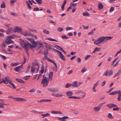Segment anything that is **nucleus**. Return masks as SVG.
<instances>
[{
  "instance_id": "obj_42",
  "label": "nucleus",
  "mask_w": 121,
  "mask_h": 121,
  "mask_svg": "<svg viewBox=\"0 0 121 121\" xmlns=\"http://www.w3.org/2000/svg\"><path fill=\"white\" fill-rule=\"evenodd\" d=\"M44 70V67L43 66H42L41 67V70L40 71V73H41V74H42L43 73Z\"/></svg>"
},
{
  "instance_id": "obj_39",
  "label": "nucleus",
  "mask_w": 121,
  "mask_h": 121,
  "mask_svg": "<svg viewBox=\"0 0 121 121\" xmlns=\"http://www.w3.org/2000/svg\"><path fill=\"white\" fill-rule=\"evenodd\" d=\"M48 40H50L52 41H55L56 42H57L58 41L55 39H54L51 38H49L48 39Z\"/></svg>"
},
{
  "instance_id": "obj_9",
  "label": "nucleus",
  "mask_w": 121,
  "mask_h": 121,
  "mask_svg": "<svg viewBox=\"0 0 121 121\" xmlns=\"http://www.w3.org/2000/svg\"><path fill=\"white\" fill-rule=\"evenodd\" d=\"M22 35L25 36H34L33 35H31V34L30 32H28L26 31L23 32H22Z\"/></svg>"
},
{
  "instance_id": "obj_23",
  "label": "nucleus",
  "mask_w": 121,
  "mask_h": 121,
  "mask_svg": "<svg viewBox=\"0 0 121 121\" xmlns=\"http://www.w3.org/2000/svg\"><path fill=\"white\" fill-rule=\"evenodd\" d=\"M20 63L18 62H15L14 63H12L11 64V65L12 67L16 66L19 65Z\"/></svg>"
},
{
  "instance_id": "obj_40",
  "label": "nucleus",
  "mask_w": 121,
  "mask_h": 121,
  "mask_svg": "<svg viewBox=\"0 0 121 121\" xmlns=\"http://www.w3.org/2000/svg\"><path fill=\"white\" fill-rule=\"evenodd\" d=\"M64 30L62 28L60 27H58L57 29V30L59 32H61L63 31Z\"/></svg>"
},
{
  "instance_id": "obj_51",
  "label": "nucleus",
  "mask_w": 121,
  "mask_h": 121,
  "mask_svg": "<svg viewBox=\"0 0 121 121\" xmlns=\"http://www.w3.org/2000/svg\"><path fill=\"white\" fill-rule=\"evenodd\" d=\"M62 38L63 39H68L69 38V37H68L66 36L65 35H62Z\"/></svg>"
},
{
  "instance_id": "obj_43",
  "label": "nucleus",
  "mask_w": 121,
  "mask_h": 121,
  "mask_svg": "<svg viewBox=\"0 0 121 121\" xmlns=\"http://www.w3.org/2000/svg\"><path fill=\"white\" fill-rule=\"evenodd\" d=\"M11 14L14 16H17L18 15V14L17 13L13 12H11Z\"/></svg>"
},
{
  "instance_id": "obj_13",
  "label": "nucleus",
  "mask_w": 121,
  "mask_h": 121,
  "mask_svg": "<svg viewBox=\"0 0 121 121\" xmlns=\"http://www.w3.org/2000/svg\"><path fill=\"white\" fill-rule=\"evenodd\" d=\"M53 75V73L52 72H51L49 73L48 77V81H51L52 80V77Z\"/></svg>"
},
{
  "instance_id": "obj_34",
  "label": "nucleus",
  "mask_w": 121,
  "mask_h": 121,
  "mask_svg": "<svg viewBox=\"0 0 121 121\" xmlns=\"http://www.w3.org/2000/svg\"><path fill=\"white\" fill-rule=\"evenodd\" d=\"M118 97L117 98L118 100L119 101H120L121 100V93H119L118 94Z\"/></svg>"
},
{
  "instance_id": "obj_46",
  "label": "nucleus",
  "mask_w": 121,
  "mask_h": 121,
  "mask_svg": "<svg viewBox=\"0 0 121 121\" xmlns=\"http://www.w3.org/2000/svg\"><path fill=\"white\" fill-rule=\"evenodd\" d=\"M51 62L52 63H53L55 65V67L56 69H57V64L55 63L54 61L52 60Z\"/></svg>"
},
{
  "instance_id": "obj_56",
  "label": "nucleus",
  "mask_w": 121,
  "mask_h": 121,
  "mask_svg": "<svg viewBox=\"0 0 121 121\" xmlns=\"http://www.w3.org/2000/svg\"><path fill=\"white\" fill-rule=\"evenodd\" d=\"M95 51H99L100 50V48H96L95 49Z\"/></svg>"
},
{
  "instance_id": "obj_49",
  "label": "nucleus",
  "mask_w": 121,
  "mask_h": 121,
  "mask_svg": "<svg viewBox=\"0 0 121 121\" xmlns=\"http://www.w3.org/2000/svg\"><path fill=\"white\" fill-rule=\"evenodd\" d=\"M36 0L39 4H41L42 2L41 0Z\"/></svg>"
},
{
  "instance_id": "obj_5",
  "label": "nucleus",
  "mask_w": 121,
  "mask_h": 121,
  "mask_svg": "<svg viewBox=\"0 0 121 121\" xmlns=\"http://www.w3.org/2000/svg\"><path fill=\"white\" fill-rule=\"evenodd\" d=\"M104 102L103 103L100 104L98 106L94 107L93 108V111L95 112H96L99 111L101 109L102 107L103 106V105L105 103Z\"/></svg>"
},
{
  "instance_id": "obj_38",
  "label": "nucleus",
  "mask_w": 121,
  "mask_h": 121,
  "mask_svg": "<svg viewBox=\"0 0 121 121\" xmlns=\"http://www.w3.org/2000/svg\"><path fill=\"white\" fill-rule=\"evenodd\" d=\"M6 7L5 4L4 2H3L2 4H1V8H3L5 7Z\"/></svg>"
},
{
  "instance_id": "obj_17",
  "label": "nucleus",
  "mask_w": 121,
  "mask_h": 121,
  "mask_svg": "<svg viewBox=\"0 0 121 121\" xmlns=\"http://www.w3.org/2000/svg\"><path fill=\"white\" fill-rule=\"evenodd\" d=\"M48 89L52 92H57L59 91V90L58 89L54 88H48Z\"/></svg>"
},
{
  "instance_id": "obj_36",
  "label": "nucleus",
  "mask_w": 121,
  "mask_h": 121,
  "mask_svg": "<svg viewBox=\"0 0 121 121\" xmlns=\"http://www.w3.org/2000/svg\"><path fill=\"white\" fill-rule=\"evenodd\" d=\"M109 71L108 70H106L104 74L103 75L104 76H108V74Z\"/></svg>"
},
{
  "instance_id": "obj_27",
  "label": "nucleus",
  "mask_w": 121,
  "mask_h": 121,
  "mask_svg": "<svg viewBox=\"0 0 121 121\" xmlns=\"http://www.w3.org/2000/svg\"><path fill=\"white\" fill-rule=\"evenodd\" d=\"M9 82V83L11 85H12V87L14 88L15 89L16 88V87L15 86L14 84L12 82L11 80H10V81Z\"/></svg>"
},
{
  "instance_id": "obj_48",
  "label": "nucleus",
  "mask_w": 121,
  "mask_h": 121,
  "mask_svg": "<svg viewBox=\"0 0 121 121\" xmlns=\"http://www.w3.org/2000/svg\"><path fill=\"white\" fill-rule=\"evenodd\" d=\"M87 69H86L85 67H84V68L82 69V70H81V72L82 73H83L84 72L86 71Z\"/></svg>"
},
{
  "instance_id": "obj_50",
  "label": "nucleus",
  "mask_w": 121,
  "mask_h": 121,
  "mask_svg": "<svg viewBox=\"0 0 121 121\" xmlns=\"http://www.w3.org/2000/svg\"><path fill=\"white\" fill-rule=\"evenodd\" d=\"M114 10V8L113 7H111V8L109 12H112V11H113Z\"/></svg>"
},
{
  "instance_id": "obj_22",
  "label": "nucleus",
  "mask_w": 121,
  "mask_h": 121,
  "mask_svg": "<svg viewBox=\"0 0 121 121\" xmlns=\"http://www.w3.org/2000/svg\"><path fill=\"white\" fill-rule=\"evenodd\" d=\"M73 94V92L72 91H69L66 92V94L68 96H69L72 95Z\"/></svg>"
},
{
  "instance_id": "obj_55",
  "label": "nucleus",
  "mask_w": 121,
  "mask_h": 121,
  "mask_svg": "<svg viewBox=\"0 0 121 121\" xmlns=\"http://www.w3.org/2000/svg\"><path fill=\"white\" fill-rule=\"evenodd\" d=\"M121 52V49L118 51L117 53L115 56V57H116Z\"/></svg>"
},
{
  "instance_id": "obj_24",
  "label": "nucleus",
  "mask_w": 121,
  "mask_h": 121,
  "mask_svg": "<svg viewBox=\"0 0 121 121\" xmlns=\"http://www.w3.org/2000/svg\"><path fill=\"white\" fill-rule=\"evenodd\" d=\"M107 116L108 118L110 119H114V117L112 116V114L111 113H108Z\"/></svg>"
},
{
  "instance_id": "obj_61",
  "label": "nucleus",
  "mask_w": 121,
  "mask_h": 121,
  "mask_svg": "<svg viewBox=\"0 0 121 121\" xmlns=\"http://www.w3.org/2000/svg\"><path fill=\"white\" fill-rule=\"evenodd\" d=\"M58 112V111H53L51 112L54 114H57Z\"/></svg>"
},
{
  "instance_id": "obj_18",
  "label": "nucleus",
  "mask_w": 121,
  "mask_h": 121,
  "mask_svg": "<svg viewBox=\"0 0 121 121\" xmlns=\"http://www.w3.org/2000/svg\"><path fill=\"white\" fill-rule=\"evenodd\" d=\"M72 86L74 87H78V83L76 81L73 82L71 84Z\"/></svg>"
},
{
  "instance_id": "obj_54",
  "label": "nucleus",
  "mask_w": 121,
  "mask_h": 121,
  "mask_svg": "<svg viewBox=\"0 0 121 121\" xmlns=\"http://www.w3.org/2000/svg\"><path fill=\"white\" fill-rule=\"evenodd\" d=\"M113 73V72L112 70H111L109 72V76H110L112 75Z\"/></svg>"
},
{
  "instance_id": "obj_28",
  "label": "nucleus",
  "mask_w": 121,
  "mask_h": 121,
  "mask_svg": "<svg viewBox=\"0 0 121 121\" xmlns=\"http://www.w3.org/2000/svg\"><path fill=\"white\" fill-rule=\"evenodd\" d=\"M83 93L84 92L83 91H82L81 90H78L76 92V94L78 95H79L81 93Z\"/></svg>"
},
{
  "instance_id": "obj_10",
  "label": "nucleus",
  "mask_w": 121,
  "mask_h": 121,
  "mask_svg": "<svg viewBox=\"0 0 121 121\" xmlns=\"http://www.w3.org/2000/svg\"><path fill=\"white\" fill-rule=\"evenodd\" d=\"M5 42L6 43L9 44L11 43H14V42L10 39H5Z\"/></svg>"
},
{
  "instance_id": "obj_4",
  "label": "nucleus",
  "mask_w": 121,
  "mask_h": 121,
  "mask_svg": "<svg viewBox=\"0 0 121 121\" xmlns=\"http://www.w3.org/2000/svg\"><path fill=\"white\" fill-rule=\"evenodd\" d=\"M48 79V78L47 77H45L42 79L41 81V84H43V87H46L47 86L48 84L49 83Z\"/></svg>"
},
{
  "instance_id": "obj_57",
  "label": "nucleus",
  "mask_w": 121,
  "mask_h": 121,
  "mask_svg": "<svg viewBox=\"0 0 121 121\" xmlns=\"http://www.w3.org/2000/svg\"><path fill=\"white\" fill-rule=\"evenodd\" d=\"M91 56L90 55H88L86 56L85 57V60H87L89 57Z\"/></svg>"
},
{
  "instance_id": "obj_52",
  "label": "nucleus",
  "mask_w": 121,
  "mask_h": 121,
  "mask_svg": "<svg viewBox=\"0 0 121 121\" xmlns=\"http://www.w3.org/2000/svg\"><path fill=\"white\" fill-rule=\"evenodd\" d=\"M73 28L72 27H67L66 28V31H68L69 30H72Z\"/></svg>"
},
{
  "instance_id": "obj_32",
  "label": "nucleus",
  "mask_w": 121,
  "mask_h": 121,
  "mask_svg": "<svg viewBox=\"0 0 121 121\" xmlns=\"http://www.w3.org/2000/svg\"><path fill=\"white\" fill-rule=\"evenodd\" d=\"M50 114H49L48 113H46V114H43L41 115V116H43V118H44V117H45L49 116H50Z\"/></svg>"
},
{
  "instance_id": "obj_20",
  "label": "nucleus",
  "mask_w": 121,
  "mask_h": 121,
  "mask_svg": "<svg viewBox=\"0 0 121 121\" xmlns=\"http://www.w3.org/2000/svg\"><path fill=\"white\" fill-rule=\"evenodd\" d=\"M13 29L11 28H9L8 30L6 31V33L7 34H9L13 32Z\"/></svg>"
},
{
  "instance_id": "obj_26",
  "label": "nucleus",
  "mask_w": 121,
  "mask_h": 121,
  "mask_svg": "<svg viewBox=\"0 0 121 121\" xmlns=\"http://www.w3.org/2000/svg\"><path fill=\"white\" fill-rule=\"evenodd\" d=\"M16 80L18 82L21 83H24L25 82L22 80L17 78H16Z\"/></svg>"
},
{
  "instance_id": "obj_8",
  "label": "nucleus",
  "mask_w": 121,
  "mask_h": 121,
  "mask_svg": "<svg viewBox=\"0 0 121 121\" xmlns=\"http://www.w3.org/2000/svg\"><path fill=\"white\" fill-rule=\"evenodd\" d=\"M52 95L53 96L56 97H62L63 96V95L62 94H60L59 93H52Z\"/></svg>"
},
{
  "instance_id": "obj_6",
  "label": "nucleus",
  "mask_w": 121,
  "mask_h": 121,
  "mask_svg": "<svg viewBox=\"0 0 121 121\" xmlns=\"http://www.w3.org/2000/svg\"><path fill=\"white\" fill-rule=\"evenodd\" d=\"M14 100L15 101H26V99L21 98H14Z\"/></svg>"
},
{
  "instance_id": "obj_14",
  "label": "nucleus",
  "mask_w": 121,
  "mask_h": 121,
  "mask_svg": "<svg viewBox=\"0 0 121 121\" xmlns=\"http://www.w3.org/2000/svg\"><path fill=\"white\" fill-rule=\"evenodd\" d=\"M61 121H66L65 119H67L68 118V116H64L62 117H57Z\"/></svg>"
},
{
  "instance_id": "obj_2",
  "label": "nucleus",
  "mask_w": 121,
  "mask_h": 121,
  "mask_svg": "<svg viewBox=\"0 0 121 121\" xmlns=\"http://www.w3.org/2000/svg\"><path fill=\"white\" fill-rule=\"evenodd\" d=\"M113 38V37L110 36L102 37L95 40L94 42V43L95 44L100 46L105 42H106L107 40Z\"/></svg>"
},
{
  "instance_id": "obj_45",
  "label": "nucleus",
  "mask_w": 121,
  "mask_h": 121,
  "mask_svg": "<svg viewBox=\"0 0 121 121\" xmlns=\"http://www.w3.org/2000/svg\"><path fill=\"white\" fill-rule=\"evenodd\" d=\"M6 38L7 39H13L14 38V37L13 35L12 36H7L6 37Z\"/></svg>"
},
{
  "instance_id": "obj_35",
  "label": "nucleus",
  "mask_w": 121,
  "mask_h": 121,
  "mask_svg": "<svg viewBox=\"0 0 121 121\" xmlns=\"http://www.w3.org/2000/svg\"><path fill=\"white\" fill-rule=\"evenodd\" d=\"M42 102H48V101H52L51 99H42Z\"/></svg>"
},
{
  "instance_id": "obj_1",
  "label": "nucleus",
  "mask_w": 121,
  "mask_h": 121,
  "mask_svg": "<svg viewBox=\"0 0 121 121\" xmlns=\"http://www.w3.org/2000/svg\"><path fill=\"white\" fill-rule=\"evenodd\" d=\"M27 39L30 41L33 44L31 45L28 42H25L23 39H21L20 42L21 45L22 47H25L26 50H28L30 46L32 48H34L36 46L37 43L33 39L30 38H27Z\"/></svg>"
},
{
  "instance_id": "obj_19",
  "label": "nucleus",
  "mask_w": 121,
  "mask_h": 121,
  "mask_svg": "<svg viewBox=\"0 0 121 121\" xmlns=\"http://www.w3.org/2000/svg\"><path fill=\"white\" fill-rule=\"evenodd\" d=\"M58 55L60 57L62 60H65V57L64 56L63 54L61 52L59 53V54Z\"/></svg>"
},
{
  "instance_id": "obj_15",
  "label": "nucleus",
  "mask_w": 121,
  "mask_h": 121,
  "mask_svg": "<svg viewBox=\"0 0 121 121\" xmlns=\"http://www.w3.org/2000/svg\"><path fill=\"white\" fill-rule=\"evenodd\" d=\"M22 65H21L17 66L14 69V70L16 72H19L20 70V68L22 67Z\"/></svg>"
},
{
  "instance_id": "obj_58",
  "label": "nucleus",
  "mask_w": 121,
  "mask_h": 121,
  "mask_svg": "<svg viewBox=\"0 0 121 121\" xmlns=\"http://www.w3.org/2000/svg\"><path fill=\"white\" fill-rule=\"evenodd\" d=\"M94 33V31L93 30H92L90 32H89L88 33V35H91L93 34Z\"/></svg>"
},
{
  "instance_id": "obj_29",
  "label": "nucleus",
  "mask_w": 121,
  "mask_h": 121,
  "mask_svg": "<svg viewBox=\"0 0 121 121\" xmlns=\"http://www.w3.org/2000/svg\"><path fill=\"white\" fill-rule=\"evenodd\" d=\"M17 0H10V5H11L12 6H14V4H13L15 2H16Z\"/></svg>"
},
{
  "instance_id": "obj_63",
  "label": "nucleus",
  "mask_w": 121,
  "mask_h": 121,
  "mask_svg": "<svg viewBox=\"0 0 121 121\" xmlns=\"http://www.w3.org/2000/svg\"><path fill=\"white\" fill-rule=\"evenodd\" d=\"M2 81L0 82V83H4V84L6 83V82L5 81V80L3 78L2 79Z\"/></svg>"
},
{
  "instance_id": "obj_44",
  "label": "nucleus",
  "mask_w": 121,
  "mask_h": 121,
  "mask_svg": "<svg viewBox=\"0 0 121 121\" xmlns=\"http://www.w3.org/2000/svg\"><path fill=\"white\" fill-rule=\"evenodd\" d=\"M116 107L113 108V110L114 111H118L119 110V108H118V107L117 106Z\"/></svg>"
},
{
  "instance_id": "obj_59",
  "label": "nucleus",
  "mask_w": 121,
  "mask_h": 121,
  "mask_svg": "<svg viewBox=\"0 0 121 121\" xmlns=\"http://www.w3.org/2000/svg\"><path fill=\"white\" fill-rule=\"evenodd\" d=\"M4 107L3 104V103H0V108H3Z\"/></svg>"
},
{
  "instance_id": "obj_12",
  "label": "nucleus",
  "mask_w": 121,
  "mask_h": 121,
  "mask_svg": "<svg viewBox=\"0 0 121 121\" xmlns=\"http://www.w3.org/2000/svg\"><path fill=\"white\" fill-rule=\"evenodd\" d=\"M15 32H21V29L17 27H16L13 29Z\"/></svg>"
},
{
  "instance_id": "obj_16",
  "label": "nucleus",
  "mask_w": 121,
  "mask_h": 121,
  "mask_svg": "<svg viewBox=\"0 0 121 121\" xmlns=\"http://www.w3.org/2000/svg\"><path fill=\"white\" fill-rule=\"evenodd\" d=\"M121 74V69L119 70L115 74L113 78H115L117 76L120 75Z\"/></svg>"
},
{
  "instance_id": "obj_41",
  "label": "nucleus",
  "mask_w": 121,
  "mask_h": 121,
  "mask_svg": "<svg viewBox=\"0 0 121 121\" xmlns=\"http://www.w3.org/2000/svg\"><path fill=\"white\" fill-rule=\"evenodd\" d=\"M72 86V84L69 83L67 84L65 86V87L68 88L71 87Z\"/></svg>"
},
{
  "instance_id": "obj_33",
  "label": "nucleus",
  "mask_w": 121,
  "mask_h": 121,
  "mask_svg": "<svg viewBox=\"0 0 121 121\" xmlns=\"http://www.w3.org/2000/svg\"><path fill=\"white\" fill-rule=\"evenodd\" d=\"M99 81H97L95 84L94 85L93 87L96 88V87L99 85Z\"/></svg>"
},
{
  "instance_id": "obj_47",
  "label": "nucleus",
  "mask_w": 121,
  "mask_h": 121,
  "mask_svg": "<svg viewBox=\"0 0 121 121\" xmlns=\"http://www.w3.org/2000/svg\"><path fill=\"white\" fill-rule=\"evenodd\" d=\"M118 59V58L117 57L116 59H115L112 63L111 65H113V64Z\"/></svg>"
},
{
  "instance_id": "obj_3",
  "label": "nucleus",
  "mask_w": 121,
  "mask_h": 121,
  "mask_svg": "<svg viewBox=\"0 0 121 121\" xmlns=\"http://www.w3.org/2000/svg\"><path fill=\"white\" fill-rule=\"evenodd\" d=\"M39 67V65L38 64H36L34 65H32L31 67V72L32 74L35 72L36 73H37Z\"/></svg>"
},
{
  "instance_id": "obj_62",
  "label": "nucleus",
  "mask_w": 121,
  "mask_h": 121,
  "mask_svg": "<svg viewBox=\"0 0 121 121\" xmlns=\"http://www.w3.org/2000/svg\"><path fill=\"white\" fill-rule=\"evenodd\" d=\"M69 98H74V99H76L77 98V97L76 96H70L69 97H68Z\"/></svg>"
},
{
  "instance_id": "obj_21",
  "label": "nucleus",
  "mask_w": 121,
  "mask_h": 121,
  "mask_svg": "<svg viewBox=\"0 0 121 121\" xmlns=\"http://www.w3.org/2000/svg\"><path fill=\"white\" fill-rule=\"evenodd\" d=\"M4 80L6 82L5 84H7L8 83H9V82L11 79L8 77H6L5 78Z\"/></svg>"
},
{
  "instance_id": "obj_31",
  "label": "nucleus",
  "mask_w": 121,
  "mask_h": 121,
  "mask_svg": "<svg viewBox=\"0 0 121 121\" xmlns=\"http://www.w3.org/2000/svg\"><path fill=\"white\" fill-rule=\"evenodd\" d=\"M77 4L76 3H74L73 2H71L70 4V6L72 7V6L75 7L77 5Z\"/></svg>"
},
{
  "instance_id": "obj_7",
  "label": "nucleus",
  "mask_w": 121,
  "mask_h": 121,
  "mask_svg": "<svg viewBox=\"0 0 121 121\" xmlns=\"http://www.w3.org/2000/svg\"><path fill=\"white\" fill-rule=\"evenodd\" d=\"M106 106L109 108H111L113 107H117V105L113 103H109L107 104Z\"/></svg>"
},
{
  "instance_id": "obj_11",
  "label": "nucleus",
  "mask_w": 121,
  "mask_h": 121,
  "mask_svg": "<svg viewBox=\"0 0 121 121\" xmlns=\"http://www.w3.org/2000/svg\"><path fill=\"white\" fill-rule=\"evenodd\" d=\"M121 93V90H119L112 92V93H110L109 94V95H114L118 94L119 93Z\"/></svg>"
},
{
  "instance_id": "obj_30",
  "label": "nucleus",
  "mask_w": 121,
  "mask_h": 121,
  "mask_svg": "<svg viewBox=\"0 0 121 121\" xmlns=\"http://www.w3.org/2000/svg\"><path fill=\"white\" fill-rule=\"evenodd\" d=\"M83 14L84 16H87L90 15V14L88 13V12L87 11L85 12H84L83 13Z\"/></svg>"
},
{
  "instance_id": "obj_37",
  "label": "nucleus",
  "mask_w": 121,
  "mask_h": 121,
  "mask_svg": "<svg viewBox=\"0 0 121 121\" xmlns=\"http://www.w3.org/2000/svg\"><path fill=\"white\" fill-rule=\"evenodd\" d=\"M98 7L100 9H101L103 8V5L101 3L99 4Z\"/></svg>"
},
{
  "instance_id": "obj_25",
  "label": "nucleus",
  "mask_w": 121,
  "mask_h": 121,
  "mask_svg": "<svg viewBox=\"0 0 121 121\" xmlns=\"http://www.w3.org/2000/svg\"><path fill=\"white\" fill-rule=\"evenodd\" d=\"M43 33L47 35L49 34L50 33L49 30L46 29H44L43 30Z\"/></svg>"
},
{
  "instance_id": "obj_60",
  "label": "nucleus",
  "mask_w": 121,
  "mask_h": 121,
  "mask_svg": "<svg viewBox=\"0 0 121 121\" xmlns=\"http://www.w3.org/2000/svg\"><path fill=\"white\" fill-rule=\"evenodd\" d=\"M81 59L79 57H78L77 58V61L79 62H81Z\"/></svg>"
},
{
  "instance_id": "obj_53",
  "label": "nucleus",
  "mask_w": 121,
  "mask_h": 121,
  "mask_svg": "<svg viewBox=\"0 0 121 121\" xmlns=\"http://www.w3.org/2000/svg\"><path fill=\"white\" fill-rule=\"evenodd\" d=\"M30 76H26L24 78V79L26 80H27L29 78H30Z\"/></svg>"
},
{
  "instance_id": "obj_64",
  "label": "nucleus",
  "mask_w": 121,
  "mask_h": 121,
  "mask_svg": "<svg viewBox=\"0 0 121 121\" xmlns=\"http://www.w3.org/2000/svg\"><path fill=\"white\" fill-rule=\"evenodd\" d=\"M92 89L94 92L95 93L96 92L97 90L96 89V88L93 87Z\"/></svg>"
}]
</instances>
